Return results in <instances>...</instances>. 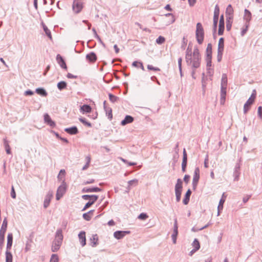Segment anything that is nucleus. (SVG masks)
I'll list each match as a JSON object with an SVG mask.
<instances>
[{"label": "nucleus", "mask_w": 262, "mask_h": 262, "mask_svg": "<svg viewBox=\"0 0 262 262\" xmlns=\"http://www.w3.org/2000/svg\"><path fill=\"white\" fill-rule=\"evenodd\" d=\"M11 196L13 199H15L16 198V193H15V191L14 188L13 186H12V187H11Z\"/></svg>", "instance_id": "58"}, {"label": "nucleus", "mask_w": 262, "mask_h": 262, "mask_svg": "<svg viewBox=\"0 0 262 262\" xmlns=\"http://www.w3.org/2000/svg\"><path fill=\"white\" fill-rule=\"evenodd\" d=\"M35 92L37 94L42 96H47L48 95L46 91L43 88H42L36 89Z\"/></svg>", "instance_id": "31"}, {"label": "nucleus", "mask_w": 262, "mask_h": 262, "mask_svg": "<svg viewBox=\"0 0 262 262\" xmlns=\"http://www.w3.org/2000/svg\"><path fill=\"white\" fill-rule=\"evenodd\" d=\"M226 15L227 17H233V9L230 4L226 8Z\"/></svg>", "instance_id": "25"}, {"label": "nucleus", "mask_w": 262, "mask_h": 262, "mask_svg": "<svg viewBox=\"0 0 262 262\" xmlns=\"http://www.w3.org/2000/svg\"><path fill=\"white\" fill-rule=\"evenodd\" d=\"M86 59L90 62H95L97 59V56L94 52H91L86 55Z\"/></svg>", "instance_id": "16"}, {"label": "nucleus", "mask_w": 262, "mask_h": 262, "mask_svg": "<svg viewBox=\"0 0 262 262\" xmlns=\"http://www.w3.org/2000/svg\"><path fill=\"white\" fill-rule=\"evenodd\" d=\"M227 86H221V100H225L226 95Z\"/></svg>", "instance_id": "33"}, {"label": "nucleus", "mask_w": 262, "mask_h": 262, "mask_svg": "<svg viewBox=\"0 0 262 262\" xmlns=\"http://www.w3.org/2000/svg\"><path fill=\"white\" fill-rule=\"evenodd\" d=\"M13 243V235L9 233L7 236V250L9 251L12 247Z\"/></svg>", "instance_id": "20"}, {"label": "nucleus", "mask_w": 262, "mask_h": 262, "mask_svg": "<svg viewBox=\"0 0 262 262\" xmlns=\"http://www.w3.org/2000/svg\"><path fill=\"white\" fill-rule=\"evenodd\" d=\"M102 189L98 187L84 188L82 191L83 192H93L101 191Z\"/></svg>", "instance_id": "24"}, {"label": "nucleus", "mask_w": 262, "mask_h": 262, "mask_svg": "<svg viewBox=\"0 0 262 262\" xmlns=\"http://www.w3.org/2000/svg\"><path fill=\"white\" fill-rule=\"evenodd\" d=\"M195 36L199 44L203 43L204 37V31L203 27L200 23H198L196 26Z\"/></svg>", "instance_id": "3"}, {"label": "nucleus", "mask_w": 262, "mask_h": 262, "mask_svg": "<svg viewBox=\"0 0 262 262\" xmlns=\"http://www.w3.org/2000/svg\"><path fill=\"white\" fill-rule=\"evenodd\" d=\"M147 69L149 70H153L155 71H160V69L159 68L154 67L148 64L147 65Z\"/></svg>", "instance_id": "55"}, {"label": "nucleus", "mask_w": 262, "mask_h": 262, "mask_svg": "<svg viewBox=\"0 0 262 262\" xmlns=\"http://www.w3.org/2000/svg\"><path fill=\"white\" fill-rule=\"evenodd\" d=\"M93 211H94V210H92L89 211L87 213H85L83 214L82 216H83V219L88 221H90L91 219V216L89 215V214L93 213Z\"/></svg>", "instance_id": "40"}, {"label": "nucleus", "mask_w": 262, "mask_h": 262, "mask_svg": "<svg viewBox=\"0 0 262 262\" xmlns=\"http://www.w3.org/2000/svg\"><path fill=\"white\" fill-rule=\"evenodd\" d=\"M33 94H34V92L30 90H27L24 93V95L25 96H31V95H33Z\"/></svg>", "instance_id": "62"}, {"label": "nucleus", "mask_w": 262, "mask_h": 262, "mask_svg": "<svg viewBox=\"0 0 262 262\" xmlns=\"http://www.w3.org/2000/svg\"><path fill=\"white\" fill-rule=\"evenodd\" d=\"M239 174H240L239 166L238 164H236L235 167L234 171L233 172L234 181H238Z\"/></svg>", "instance_id": "23"}, {"label": "nucleus", "mask_w": 262, "mask_h": 262, "mask_svg": "<svg viewBox=\"0 0 262 262\" xmlns=\"http://www.w3.org/2000/svg\"><path fill=\"white\" fill-rule=\"evenodd\" d=\"M65 174H66L65 170L61 169L60 170L59 173V174L58 175V177H57L58 179L59 180L62 181H63V180L64 181V179H63V178L65 176Z\"/></svg>", "instance_id": "38"}, {"label": "nucleus", "mask_w": 262, "mask_h": 262, "mask_svg": "<svg viewBox=\"0 0 262 262\" xmlns=\"http://www.w3.org/2000/svg\"><path fill=\"white\" fill-rule=\"evenodd\" d=\"M98 199V196L97 195H93L92 196V199H90V201L86 203L85 205L84 208L82 209V211L85 210L87 208L90 207L93 204L95 203V202Z\"/></svg>", "instance_id": "14"}, {"label": "nucleus", "mask_w": 262, "mask_h": 262, "mask_svg": "<svg viewBox=\"0 0 262 262\" xmlns=\"http://www.w3.org/2000/svg\"><path fill=\"white\" fill-rule=\"evenodd\" d=\"M192 246L195 250H198L200 248V244L198 239L195 238L192 243Z\"/></svg>", "instance_id": "36"}, {"label": "nucleus", "mask_w": 262, "mask_h": 262, "mask_svg": "<svg viewBox=\"0 0 262 262\" xmlns=\"http://www.w3.org/2000/svg\"><path fill=\"white\" fill-rule=\"evenodd\" d=\"M53 198V192L49 191L45 196V199L43 202V207L45 208H47L50 205V201Z\"/></svg>", "instance_id": "12"}, {"label": "nucleus", "mask_w": 262, "mask_h": 262, "mask_svg": "<svg viewBox=\"0 0 262 262\" xmlns=\"http://www.w3.org/2000/svg\"><path fill=\"white\" fill-rule=\"evenodd\" d=\"M57 86L60 91H62L67 88V83L64 81H61L57 83Z\"/></svg>", "instance_id": "32"}, {"label": "nucleus", "mask_w": 262, "mask_h": 262, "mask_svg": "<svg viewBox=\"0 0 262 262\" xmlns=\"http://www.w3.org/2000/svg\"><path fill=\"white\" fill-rule=\"evenodd\" d=\"M79 242L82 247H84L86 245L85 232L81 231L78 234Z\"/></svg>", "instance_id": "15"}, {"label": "nucleus", "mask_w": 262, "mask_h": 262, "mask_svg": "<svg viewBox=\"0 0 262 262\" xmlns=\"http://www.w3.org/2000/svg\"><path fill=\"white\" fill-rule=\"evenodd\" d=\"M200 171L199 168L198 167H195L194 171L192 183V187L194 190L196 189L198 182L200 179Z\"/></svg>", "instance_id": "7"}, {"label": "nucleus", "mask_w": 262, "mask_h": 262, "mask_svg": "<svg viewBox=\"0 0 262 262\" xmlns=\"http://www.w3.org/2000/svg\"><path fill=\"white\" fill-rule=\"evenodd\" d=\"M193 52H192L191 48L188 47L186 50L185 58L190 57L191 55H192Z\"/></svg>", "instance_id": "48"}, {"label": "nucleus", "mask_w": 262, "mask_h": 262, "mask_svg": "<svg viewBox=\"0 0 262 262\" xmlns=\"http://www.w3.org/2000/svg\"><path fill=\"white\" fill-rule=\"evenodd\" d=\"M112 109L110 107H108L107 108V112H106V114L107 115L108 118L110 119H112V118H113V115H112Z\"/></svg>", "instance_id": "53"}, {"label": "nucleus", "mask_w": 262, "mask_h": 262, "mask_svg": "<svg viewBox=\"0 0 262 262\" xmlns=\"http://www.w3.org/2000/svg\"><path fill=\"white\" fill-rule=\"evenodd\" d=\"M258 116L262 119V106H261L258 107Z\"/></svg>", "instance_id": "63"}, {"label": "nucleus", "mask_w": 262, "mask_h": 262, "mask_svg": "<svg viewBox=\"0 0 262 262\" xmlns=\"http://www.w3.org/2000/svg\"><path fill=\"white\" fill-rule=\"evenodd\" d=\"M191 194V191L190 189H188L185 193V197L183 200V203L184 205H187L188 204Z\"/></svg>", "instance_id": "27"}, {"label": "nucleus", "mask_w": 262, "mask_h": 262, "mask_svg": "<svg viewBox=\"0 0 262 262\" xmlns=\"http://www.w3.org/2000/svg\"><path fill=\"white\" fill-rule=\"evenodd\" d=\"M182 162L187 163V156L186 150L185 148L183 149V160Z\"/></svg>", "instance_id": "51"}, {"label": "nucleus", "mask_w": 262, "mask_h": 262, "mask_svg": "<svg viewBox=\"0 0 262 262\" xmlns=\"http://www.w3.org/2000/svg\"><path fill=\"white\" fill-rule=\"evenodd\" d=\"M254 101L252 99H248L244 105V113L247 114L248 111L250 110L251 105L253 103Z\"/></svg>", "instance_id": "17"}, {"label": "nucleus", "mask_w": 262, "mask_h": 262, "mask_svg": "<svg viewBox=\"0 0 262 262\" xmlns=\"http://www.w3.org/2000/svg\"><path fill=\"white\" fill-rule=\"evenodd\" d=\"M185 60L188 66H189L192 70L191 76L195 79L196 69L199 68L201 65V57L199 50L197 47H194L192 55L190 57L185 58Z\"/></svg>", "instance_id": "1"}, {"label": "nucleus", "mask_w": 262, "mask_h": 262, "mask_svg": "<svg viewBox=\"0 0 262 262\" xmlns=\"http://www.w3.org/2000/svg\"><path fill=\"white\" fill-rule=\"evenodd\" d=\"M72 7L73 11L75 13H79L83 8L82 3L81 0H74Z\"/></svg>", "instance_id": "8"}, {"label": "nucleus", "mask_w": 262, "mask_h": 262, "mask_svg": "<svg viewBox=\"0 0 262 262\" xmlns=\"http://www.w3.org/2000/svg\"><path fill=\"white\" fill-rule=\"evenodd\" d=\"M98 244V238L97 234L93 235L90 238V245L92 247H96Z\"/></svg>", "instance_id": "21"}, {"label": "nucleus", "mask_w": 262, "mask_h": 262, "mask_svg": "<svg viewBox=\"0 0 262 262\" xmlns=\"http://www.w3.org/2000/svg\"><path fill=\"white\" fill-rule=\"evenodd\" d=\"M44 120L51 127H54L55 126V123L52 120L50 116L48 114H46L44 115Z\"/></svg>", "instance_id": "18"}, {"label": "nucleus", "mask_w": 262, "mask_h": 262, "mask_svg": "<svg viewBox=\"0 0 262 262\" xmlns=\"http://www.w3.org/2000/svg\"><path fill=\"white\" fill-rule=\"evenodd\" d=\"M207 73L210 76H211L213 74V70L211 67L207 68Z\"/></svg>", "instance_id": "60"}, {"label": "nucleus", "mask_w": 262, "mask_h": 262, "mask_svg": "<svg viewBox=\"0 0 262 262\" xmlns=\"http://www.w3.org/2000/svg\"><path fill=\"white\" fill-rule=\"evenodd\" d=\"M249 25L248 23H246L245 24V28L243 29L242 31H241V36H243L245 35V34L246 33L247 30H248V29L249 28Z\"/></svg>", "instance_id": "50"}, {"label": "nucleus", "mask_w": 262, "mask_h": 262, "mask_svg": "<svg viewBox=\"0 0 262 262\" xmlns=\"http://www.w3.org/2000/svg\"><path fill=\"white\" fill-rule=\"evenodd\" d=\"M80 110V112L82 114H84L86 113H90L91 112L92 108L89 105L84 104L81 106Z\"/></svg>", "instance_id": "26"}, {"label": "nucleus", "mask_w": 262, "mask_h": 262, "mask_svg": "<svg viewBox=\"0 0 262 262\" xmlns=\"http://www.w3.org/2000/svg\"><path fill=\"white\" fill-rule=\"evenodd\" d=\"M93 195H88V194H85L83 195L82 196V198L84 200H90L92 199V196Z\"/></svg>", "instance_id": "61"}, {"label": "nucleus", "mask_w": 262, "mask_h": 262, "mask_svg": "<svg viewBox=\"0 0 262 262\" xmlns=\"http://www.w3.org/2000/svg\"><path fill=\"white\" fill-rule=\"evenodd\" d=\"M138 184V180L134 179L128 182V187H130L132 186H136Z\"/></svg>", "instance_id": "44"}, {"label": "nucleus", "mask_w": 262, "mask_h": 262, "mask_svg": "<svg viewBox=\"0 0 262 262\" xmlns=\"http://www.w3.org/2000/svg\"><path fill=\"white\" fill-rule=\"evenodd\" d=\"M212 56H206V67L209 68L211 67Z\"/></svg>", "instance_id": "46"}, {"label": "nucleus", "mask_w": 262, "mask_h": 262, "mask_svg": "<svg viewBox=\"0 0 262 262\" xmlns=\"http://www.w3.org/2000/svg\"><path fill=\"white\" fill-rule=\"evenodd\" d=\"M178 234V226L177 223V219L174 220L173 225V233L171 235V238L173 244H176L177 242V237Z\"/></svg>", "instance_id": "9"}, {"label": "nucleus", "mask_w": 262, "mask_h": 262, "mask_svg": "<svg viewBox=\"0 0 262 262\" xmlns=\"http://www.w3.org/2000/svg\"><path fill=\"white\" fill-rule=\"evenodd\" d=\"M130 233L129 231H117L114 233V236L118 239H122L126 234H128Z\"/></svg>", "instance_id": "11"}, {"label": "nucleus", "mask_w": 262, "mask_h": 262, "mask_svg": "<svg viewBox=\"0 0 262 262\" xmlns=\"http://www.w3.org/2000/svg\"><path fill=\"white\" fill-rule=\"evenodd\" d=\"M56 60L57 63L60 65L61 68L62 69H67V67L66 63V62L60 54H57L56 56Z\"/></svg>", "instance_id": "13"}, {"label": "nucleus", "mask_w": 262, "mask_h": 262, "mask_svg": "<svg viewBox=\"0 0 262 262\" xmlns=\"http://www.w3.org/2000/svg\"><path fill=\"white\" fill-rule=\"evenodd\" d=\"M79 120L84 125L87 126L89 127H92V124L90 122H88L86 119L84 118H80Z\"/></svg>", "instance_id": "43"}, {"label": "nucleus", "mask_w": 262, "mask_h": 262, "mask_svg": "<svg viewBox=\"0 0 262 262\" xmlns=\"http://www.w3.org/2000/svg\"><path fill=\"white\" fill-rule=\"evenodd\" d=\"M6 262H12V255L11 253L8 250L6 251Z\"/></svg>", "instance_id": "35"}, {"label": "nucleus", "mask_w": 262, "mask_h": 262, "mask_svg": "<svg viewBox=\"0 0 262 262\" xmlns=\"http://www.w3.org/2000/svg\"><path fill=\"white\" fill-rule=\"evenodd\" d=\"M148 215L146 213H141L139 216L138 219L141 220H145L148 218Z\"/></svg>", "instance_id": "52"}, {"label": "nucleus", "mask_w": 262, "mask_h": 262, "mask_svg": "<svg viewBox=\"0 0 262 262\" xmlns=\"http://www.w3.org/2000/svg\"><path fill=\"white\" fill-rule=\"evenodd\" d=\"M63 240V235L61 229H58L56 231L55 238L52 243V251L54 252H57L60 248Z\"/></svg>", "instance_id": "2"}, {"label": "nucleus", "mask_w": 262, "mask_h": 262, "mask_svg": "<svg viewBox=\"0 0 262 262\" xmlns=\"http://www.w3.org/2000/svg\"><path fill=\"white\" fill-rule=\"evenodd\" d=\"M108 96H109L110 100L112 102H115L117 101L118 100H119V97H118L112 94H109Z\"/></svg>", "instance_id": "45"}, {"label": "nucleus", "mask_w": 262, "mask_h": 262, "mask_svg": "<svg viewBox=\"0 0 262 262\" xmlns=\"http://www.w3.org/2000/svg\"><path fill=\"white\" fill-rule=\"evenodd\" d=\"M64 131L70 135H76L78 133V130L76 126L66 128Z\"/></svg>", "instance_id": "22"}, {"label": "nucleus", "mask_w": 262, "mask_h": 262, "mask_svg": "<svg viewBox=\"0 0 262 262\" xmlns=\"http://www.w3.org/2000/svg\"><path fill=\"white\" fill-rule=\"evenodd\" d=\"M58 257L57 254H52L50 262H58Z\"/></svg>", "instance_id": "49"}, {"label": "nucleus", "mask_w": 262, "mask_h": 262, "mask_svg": "<svg viewBox=\"0 0 262 262\" xmlns=\"http://www.w3.org/2000/svg\"><path fill=\"white\" fill-rule=\"evenodd\" d=\"M4 143L7 154H11V148L10 147L8 141L6 139H4Z\"/></svg>", "instance_id": "39"}, {"label": "nucleus", "mask_w": 262, "mask_h": 262, "mask_svg": "<svg viewBox=\"0 0 262 262\" xmlns=\"http://www.w3.org/2000/svg\"><path fill=\"white\" fill-rule=\"evenodd\" d=\"M165 16H169V17H170V20L168 22L169 24H172V23H173L175 19L174 18V16L171 13L166 14L165 15Z\"/></svg>", "instance_id": "54"}, {"label": "nucleus", "mask_w": 262, "mask_h": 262, "mask_svg": "<svg viewBox=\"0 0 262 262\" xmlns=\"http://www.w3.org/2000/svg\"><path fill=\"white\" fill-rule=\"evenodd\" d=\"M182 180L178 179L177 181V183L175 185L174 190L176 196V201L179 202L181 200V193L182 191Z\"/></svg>", "instance_id": "5"}, {"label": "nucleus", "mask_w": 262, "mask_h": 262, "mask_svg": "<svg viewBox=\"0 0 262 262\" xmlns=\"http://www.w3.org/2000/svg\"><path fill=\"white\" fill-rule=\"evenodd\" d=\"M43 30H44L45 33L48 36V37L50 39H52L51 33L50 30L48 28V27L46 25H43Z\"/></svg>", "instance_id": "41"}, {"label": "nucleus", "mask_w": 262, "mask_h": 262, "mask_svg": "<svg viewBox=\"0 0 262 262\" xmlns=\"http://www.w3.org/2000/svg\"><path fill=\"white\" fill-rule=\"evenodd\" d=\"M220 8L217 5H216L214 8V15L219 16Z\"/></svg>", "instance_id": "57"}, {"label": "nucleus", "mask_w": 262, "mask_h": 262, "mask_svg": "<svg viewBox=\"0 0 262 262\" xmlns=\"http://www.w3.org/2000/svg\"><path fill=\"white\" fill-rule=\"evenodd\" d=\"M206 56H212V45L210 43L207 45L206 50Z\"/></svg>", "instance_id": "34"}, {"label": "nucleus", "mask_w": 262, "mask_h": 262, "mask_svg": "<svg viewBox=\"0 0 262 262\" xmlns=\"http://www.w3.org/2000/svg\"><path fill=\"white\" fill-rule=\"evenodd\" d=\"M7 227V220L5 218L0 230V249H2L4 246L5 241V234Z\"/></svg>", "instance_id": "4"}, {"label": "nucleus", "mask_w": 262, "mask_h": 262, "mask_svg": "<svg viewBox=\"0 0 262 262\" xmlns=\"http://www.w3.org/2000/svg\"><path fill=\"white\" fill-rule=\"evenodd\" d=\"M225 202V199L221 198L220 200L219 204L217 207V216L220 215L221 210L223 208V204Z\"/></svg>", "instance_id": "29"}, {"label": "nucleus", "mask_w": 262, "mask_h": 262, "mask_svg": "<svg viewBox=\"0 0 262 262\" xmlns=\"http://www.w3.org/2000/svg\"><path fill=\"white\" fill-rule=\"evenodd\" d=\"M165 38L162 36H160L158 37V38L156 39V42L158 44L161 45L165 41Z\"/></svg>", "instance_id": "47"}, {"label": "nucleus", "mask_w": 262, "mask_h": 262, "mask_svg": "<svg viewBox=\"0 0 262 262\" xmlns=\"http://www.w3.org/2000/svg\"><path fill=\"white\" fill-rule=\"evenodd\" d=\"M218 47H224V39L223 37L220 38L218 43Z\"/></svg>", "instance_id": "56"}, {"label": "nucleus", "mask_w": 262, "mask_h": 262, "mask_svg": "<svg viewBox=\"0 0 262 262\" xmlns=\"http://www.w3.org/2000/svg\"><path fill=\"white\" fill-rule=\"evenodd\" d=\"M232 19V17H227L226 18V29L228 31H229L231 29Z\"/></svg>", "instance_id": "30"}, {"label": "nucleus", "mask_w": 262, "mask_h": 262, "mask_svg": "<svg viewBox=\"0 0 262 262\" xmlns=\"http://www.w3.org/2000/svg\"><path fill=\"white\" fill-rule=\"evenodd\" d=\"M219 16L213 15V30H214V32H215L216 30L218 20H219Z\"/></svg>", "instance_id": "42"}, {"label": "nucleus", "mask_w": 262, "mask_h": 262, "mask_svg": "<svg viewBox=\"0 0 262 262\" xmlns=\"http://www.w3.org/2000/svg\"><path fill=\"white\" fill-rule=\"evenodd\" d=\"M227 76L226 74H223L222 77L221 85L227 86Z\"/></svg>", "instance_id": "37"}, {"label": "nucleus", "mask_w": 262, "mask_h": 262, "mask_svg": "<svg viewBox=\"0 0 262 262\" xmlns=\"http://www.w3.org/2000/svg\"><path fill=\"white\" fill-rule=\"evenodd\" d=\"M244 12V19L246 20V23H248L249 24V22L251 19V13L248 10L246 9H245Z\"/></svg>", "instance_id": "28"}, {"label": "nucleus", "mask_w": 262, "mask_h": 262, "mask_svg": "<svg viewBox=\"0 0 262 262\" xmlns=\"http://www.w3.org/2000/svg\"><path fill=\"white\" fill-rule=\"evenodd\" d=\"M134 121V118L129 115H126L125 118L121 121V124L123 126L130 123Z\"/></svg>", "instance_id": "19"}, {"label": "nucleus", "mask_w": 262, "mask_h": 262, "mask_svg": "<svg viewBox=\"0 0 262 262\" xmlns=\"http://www.w3.org/2000/svg\"><path fill=\"white\" fill-rule=\"evenodd\" d=\"M256 90H253L252 93L249 99H252V100H253V101H254V100L256 97Z\"/></svg>", "instance_id": "59"}, {"label": "nucleus", "mask_w": 262, "mask_h": 262, "mask_svg": "<svg viewBox=\"0 0 262 262\" xmlns=\"http://www.w3.org/2000/svg\"><path fill=\"white\" fill-rule=\"evenodd\" d=\"M225 28V23H224V18L223 15H222L220 17L219 20V31L218 34L219 35H222L224 33Z\"/></svg>", "instance_id": "10"}, {"label": "nucleus", "mask_w": 262, "mask_h": 262, "mask_svg": "<svg viewBox=\"0 0 262 262\" xmlns=\"http://www.w3.org/2000/svg\"><path fill=\"white\" fill-rule=\"evenodd\" d=\"M66 190V185L64 180H63L62 184L60 185L57 189L56 194V199L57 200H59L65 193Z\"/></svg>", "instance_id": "6"}, {"label": "nucleus", "mask_w": 262, "mask_h": 262, "mask_svg": "<svg viewBox=\"0 0 262 262\" xmlns=\"http://www.w3.org/2000/svg\"><path fill=\"white\" fill-rule=\"evenodd\" d=\"M224 47H218L217 48V54H223Z\"/></svg>", "instance_id": "64"}]
</instances>
